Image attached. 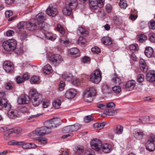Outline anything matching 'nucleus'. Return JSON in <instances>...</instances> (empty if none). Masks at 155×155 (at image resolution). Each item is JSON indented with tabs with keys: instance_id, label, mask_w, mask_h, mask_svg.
Masks as SVG:
<instances>
[{
	"instance_id": "1",
	"label": "nucleus",
	"mask_w": 155,
	"mask_h": 155,
	"mask_svg": "<svg viewBox=\"0 0 155 155\" xmlns=\"http://www.w3.org/2000/svg\"><path fill=\"white\" fill-rule=\"evenodd\" d=\"M36 19L32 18L26 24L27 28L30 31H33L38 28L42 29L44 27V21L45 19L44 15L42 13L38 14L36 16ZM25 23L24 22H21L19 23L17 27L18 29H21L23 28Z\"/></svg>"
},
{
	"instance_id": "2",
	"label": "nucleus",
	"mask_w": 155,
	"mask_h": 155,
	"mask_svg": "<svg viewBox=\"0 0 155 155\" xmlns=\"http://www.w3.org/2000/svg\"><path fill=\"white\" fill-rule=\"evenodd\" d=\"M30 93L31 94V100L33 105L35 106L38 105L42 101V96L36 92L34 89L31 90Z\"/></svg>"
},
{
	"instance_id": "3",
	"label": "nucleus",
	"mask_w": 155,
	"mask_h": 155,
	"mask_svg": "<svg viewBox=\"0 0 155 155\" xmlns=\"http://www.w3.org/2000/svg\"><path fill=\"white\" fill-rule=\"evenodd\" d=\"M60 120L58 118L52 119L45 121V126L48 130L51 131V129L56 127L60 125Z\"/></svg>"
},
{
	"instance_id": "4",
	"label": "nucleus",
	"mask_w": 155,
	"mask_h": 155,
	"mask_svg": "<svg viewBox=\"0 0 155 155\" xmlns=\"http://www.w3.org/2000/svg\"><path fill=\"white\" fill-rule=\"evenodd\" d=\"M17 45V42L14 39H9L6 41L3 44L4 49L7 51H10L14 50Z\"/></svg>"
},
{
	"instance_id": "5",
	"label": "nucleus",
	"mask_w": 155,
	"mask_h": 155,
	"mask_svg": "<svg viewBox=\"0 0 155 155\" xmlns=\"http://www.w3.org/2000/svg\"><path fill=\"white\" fill-rule=\"evenodd\" d=\"M96 93V91L94 87L90 88L87 90L84 95V101L88 102H91L93 100L92 97L95 95Z\"/></svg>"
},
{
	"instance_id": "6",
	"label": "nucleus",
	"mask_w": 155,
	"mask_h": 155,
	"mask_svg": "<svg viewBox=\"0 0 155 155\" xmlns=\"http://www.w3.org/2000/svg\"><path fill=\"white\" fill-rule=\"evenodd\" d=\"M104 0H89V5L93 9H97L98 7L101 8L104 6Z\"/></svg>"
},
{
	"instance_id": "7",
	"label": "nucleus",
	"mask_w": 155,
	"mask_h": 155,
	"mask_svg": "<svg viewBox=\"0 0 155 155\" xmlns=\"http://www.w3.org/2000/svg\"><path fill=\"white\" fill-rule=\"evenodd\" d=\"M101 79V76L100 72L97 70L91 75L90 79L91 82L95 83L97 84L99 83Z\"/></svg>"
},
{
	"instance_id": "8",
	"label": "nucleus",
	"mask_w": 155,
	"mask_h": 155,
	"mask_svg": "<svg viewBox=\"0 0 155 155\" xmlns=\"http://www.w3.org/2000/svg\"><path fill=\"white\" fill-rule=\"evenodd\" d=\"M51 132V131L48 130L45 126L37 128L35 130L31 133L33 136L35 135L44 136L46 134Z\"/></svg>"
},
{
	"instance_id": "9",
	"label": "nucleus",
	"mask_w": 155,
	"mask_h": 155,
	"mask_svg": "<svg viewBox=\"0 0 155 155\" xmlns=\"http://www.w3.org/2000/svg\"><path fill=\"white\" fill-rule=\"evenodd\" d=\"M106 106L107 109H105L104 110V114L112 116L117 114V110L108 109V108H115V105L114 103L112 102L109 103L107 104Z\"/></svg>"
},
{
	"instance_id": "10",
	"label": "nucleus",
	"mask_w": 155,
	"mask_h": 155,
	"mask_svg": "<svg viewBox=\"0 0 155 155\" xmlns=\"http://www.w3.org/2000/svg\"><path fill=\"white\" fill-rule=\"evenodd\" d=\"M49 59L55 66L58 65L63 61L61 56L58 54L51 55Z\"/></svg>"
},
{
	"instance_id": "11",
	"label": "nucleus",
	"mask_w": 155,
	"mask_h": 155,
	"mask_svg": "<svg viewBox=\"0 0 155 155\" xmlns=\"http://www.w3.org/2000/svg\"><path fill=\"white\" fill-rule=\"evenodd\" d=\"M91 145L92 148L97 151L99 150L102 145V142L98 139H94L91 140Z\"/></svg>"
},
{
	"instance_id": "12",
	"label": "nucleus",
	"mask_w": 155,
	"mask_h": 155,
	"mask_svg": "<svg viewBox=\"0 0 155 155\" xmlns=\"http://www.w3.org/2000/svg\"><path fill=\"white\" fill-rule=\"evenodd\" d=\"M46 13L50 16L53 17L56 16L58 13V9L56 6H55L50 5L47 9Z\"/></svg>"
},
{
	"instance_id": "13",
	"label": "nucleus",
	"mask_w": 155,
	"mask_h": 155,
	"mask_svg": "<svg viewBox=\"0 0 155 155\" xmlns=\"http://www.w3.org/2000/svg\"><path fill=\"white\" fill-rule=\"evenodd\" d=\"M0 132L3 133V138L5 140H7L10 138V135L12 133V131L10 129L5 127L0 128Z\"/></svg>"
},
{
	"instance_id": "14",
	"label": "nucleus",
	"mask_w": 155,
	"mask_h": 155,
	"mask_svg": "<svg viewBox=\"0 0 155 155\" xmlns=\"http://www.w3.org/2000/svg\"><path fill=\"white\" fill-rule=\"evenodd\" d=\"M30 101V98L28 96L22 95L18 97V103L20 104H28Z\"/></svg>"
},
{
	"instance_id": "15",
	"label": "nucleus",
	"mask_w": 155,
	"mask_h": 155,
	"mask_svg": "<svg viewBox=\"0 0 155 155\" xmlns=\"http://www.w3.org/2000/svg\"><path fill=\"white\" fill-rule=\"evenodd\" d=\"M3 68L7 72H10L14 69L13 63L9 61H5L3 64Z\"/></svg>"
},
{
	"instance_id": "16",
	"label": "nucleus",
	"mask_w": 155,
	"mask_h": 155,
	"mask_svg": "<svg viewBox=\"0 0 155 155\" xmlns=\"http://www.w3.org/2000/svg\"><path fill=\"white\" fill-rule=\"evenodd\" d=\"M76 94V91L75 89H71L66 91L64 96L66 98L71 99L74 97Z\"/></svg>"
},
{
	"instance_id": "17",
	"label": "nucleus",
	"mask_w": 155,
	"mask_h": 155,
	"mask_svg": "<svg viewBox=\"0 0 155 155\" xmlns=\"http://www.w3.org/2000/svg\"><path fill=\"white\" fill-rule=\"evenodd\" d=\"M146 79L148 81L150 82L155 81V71H149L147 73Z\"/></svg>"
},
{
	"instance_id": "18",
	"label": "nucleus",
	"mask_w": 155,
	"mask_h": 155,
	"mask_svg": "<svg viewBox=\"0 0 155 155\" xmlns=\"http://www.w3.org/2000/svg\"><path fill=\"white\" fill-rule=\"evenodd\" d=\"M0 106L4 107L7 110L11 109V106L8 103V101L6 99L2 98L0 100Z\"/></svg>"
},
{
	"instance_id": "19",
	"label": "nucleus",
	"mask_w": 155,
	"mask_h": 155,
	"mask_svg": "<svg viewBox=\"0 0 155 155\" xmlns=\"http://www.w3.org/2000/svg\"><path fill=\"white\" fill-rule=\"evenodd\" d=\"M8 115L10 118L11 119H15L19 117L18 111L16 110H8Z\"/></svg>"
},
{
	"instance_id": "20",
	"label": "nucleus",
	"mask_w": 155,
	"mask_h": 155,
	"mask_svg": "<svg viewBox=\"0 0 155 155\" xmlns=\"http://www.w3.org/2000/svg\"><path fill=\"white\" fill-rule=\"evenodd\" d=\"M74 8H72L69 6H66L63 8L62 9V12L63 14L65 16H69L72 13V9Z\"/></svg>"
},
{
	"instance_id": "21",
	"label": "nucleus",
	"mask_w": 155,
	"mask_h": 155,
	"mask_svg": "<svg viewBox=\"0 0 155 155\" xmlns=\"http://www.w3.org/2000/svg\"><path fill=\"white\" fill-rule=\"evenodd\" d=\"M139 62L141 70L144 72H147L148 68L145 61L143 59L141 58Z\"/></svg>"
},
{
	"instance_id": "22",
	"label": "nucleus",
	"mask_w": 155,
	"mask_h": 155,
	"mask_svg": "<svg viewBox=\"0 0 155 155\" xmlns=\"http://www.w3.org/2000/svg\"><path fill=\"white\" fill-rule=\"evenodd\" d=\"M102 151L106 153H108L111 150V146L108 143L102 144L101 147Z\"/></svg>"
},
{
	"instance_id": "23",
	"label": "nucleus",
	"mask_w": 155,
	"mask_h": 155,
	"mask_svg": "<svg viewBox=\"0 0 155 155\" xmlns=\"http://www.w3.org/2000/svg\"><path fill=\"white\" fill-rule=\"evenodd\" d=\"M77 2V0H67L65 4L67 6H69L72 8H76L78 5Z\"/></svg>"
},
{
	"instance_id": "24",
	"label": "nucleus",
	"mask_w": 155,
	"mask_h": 155,
	"mask_svg": "<svg viewBox=\"0 0 155 155\" xmlns=\"http://www.w3.org/2000/svg\"><path fill=\"white\" fill-rule=\"evenodd\" d=\"M102 43L106 45H110L112 43L111 38L108 37H104L101 39Z\"/></svg>"
},
{
	"instance_id": "25",
	"label": "nucleus",
	"mask_w": 155,
	"mask_h": 155,
	"mask_svg": "<svg viewBox=\"0 0 155 155\" xmlns=\"http://www.w3.org/2000/svg\"><path fill=\"white\" fill-rule=\"evenodd\" d=\"M68 53L71 55H76L77 56L80 55L79 51L76 48H71L68 51Z\"/></svg>"
},
{
	"instance_id": "26",
	"label": "nucleus",
	"mask_w": 155,
	"mask_h": 155,
	"mask_svg": "<svg viewBox=\"0 0 155 155\" xmlns=\"http://www.w3.org/2000/svg\"><path fill=\"white\" fill-rule=\"evenodd\" d=\"M145 54L148 58H150L153 54V50L150 47H147L145 51Z\"/></svg>"
},
{
	"instance_id": "27",
	"label": "nucleus",
	"mask_w": 155,
	"mask_h": 155,
	"mask_svg": "<svg viewBox=\"0 0 155 155\" xmlns=\"http://www.w3.org/2000/svg\"><path fill=\"white\" fill-rule=\"evenodd\" d=\"M59 41L61 44H63L66 46L68 45L70 43L68 39L65 35L62 36L59 39Z\"/></svg>"
},
{
	"instance_id": "28",
	"label": "nucleus",
	"mask_w": 155,
	"mask_h": 155,
	"mask_svg": "<svg viewBox=\"0 0 155 155\" xmlns=\"http://www.w3.org/2000/svg\"><path fill=\"white\" fill-rule=\"evenodd\" d=\"M52 69L51 66L48 64L45 66L43 68V72L46 74H49L52 72Z\"/></svg>"
},
{
	"instance_id": "29",
	"label": "nucleus",
	"mask_w": 155,
	"mask_h": 155,
	"mask_svg": "<svg viewBox=\"0 0 155 155\" xmlns=\"http://www.w3.org/2000/svg\"><path fill=\"white\" fill-rule=\"evenodd\" d=\"M74 151L76 154H81L83 153L84 148L83 147L77 146L74 148Z\"/></svg>"
},
{
	"instance_id": "30",
	"label": "nucleus",
	"mask_w": 155,
	"mask_h": 155,
	"mask_svg": "<svg viewBox=\"0 0 155 155\" xmlns=\"http://www.w3.org/2000/svg\"><path fill=\"white\" fill-rule=\"evenodd\" d=\"M136 82L133 80L128 81L126 84V88H130V89H133L135 87Z\"/></svg>"
},
{
	"instance_id": "31",
	"label": "nucleus",
	"mask_w": 155,
	"mask_h": 155,
	"mask_svg": "<svg viewBox=\"0 0 155 155\" xmlns=\"http://www.w3.org/2000/svg\"><path fill=\"white\" fill-rule=\"evenodd\" d=\"M144 135L143 132L140 130L135 132L133 134L134 136L136 138L139 139H142Z\"/></svg>"
},
{
	"instance_id": "32",
	"label": "nucleus",
	"mask_w": 155,
	"mask_h": 155,
	"mask_svg": "<svg viewBox=\"0 0 155 155\" xmlns=\"http://www.w3.org/2000/svg\"><path fill=\"white\" fill-rule=\"evenodd\" d=\"M40 80L39 77L38 76L34 75L30 78V80L31 84H36L39 82Z\"/></svg>"
},
{
	"instance_id": "33",
	"label": "nucleus",
	"mask_w": 155,
	"mask_h": 155,
	"mask_svg": "<svg viewBox=\"0 0 155 155\" xmlns=\"http://www.w3.org/2000/svg\"><path fill=\"white\" fill-rule=\"evenodd\" d=\"M105 124L104 122L102 123H97L93 124L94 127L97 130H101L103 129L105 126Z\"/></svg>"
},
{
	"instance_id": "34",
	"label": "nucleus",
	"mask_w": 155,
	"mask_h": 155,
	"mask_svg": "<svg viewBox=\"0 0 155 155\" xmlns=\"http://www.w3.org/2000/svg\"><path fill=\"white\" fill-rule=\"evenodd\" d=\"M61 101L60 100L56 99L54 100L53 102V106L56 109H59L61 105Z\"/></svg>"
},
{
	"instance_id": "35",
	"label": "nucleus",
	"mask_w": 155,
	"mask_h": 155,
	"mask_svg": "<svg viewBox=\"0 0 155 155\" xmlns=\"http://www.w3.org/2000/svg\"><path fill=\"white\" fill-rule=\"evenodd\" d=\"M71 130L72 132L76 131L79 129L81 127V125L80 124L76 123L74 125H70Z\"/></svg>"
},
{
	"instance_id": "36",
	"label": "nucleus",
	"mask_w": 155,
	"mask_h": 155,
	"mask_svg": "<svg viewBox=\"0 0 155 155\" xmlns=\"http://www.w3.org/2000/svg\"><path fill=\"white\" fill-rule=\"evenodd\" d=\"M146 148L149 151H152L155 149V145L153 143H147L146 145Z\"/></svg>"
},
{
	"instance_id": "37",
	"label": "nucleus",
	"mask_w": 155,
	"mask_h": 155,
	"mask_svg": "<svg viewBox=\"0 0 155 155\" xmlns=\"http://www.w3.org/2000/svg\"><path fill=\"white\" fill-rule=\"evenodd\" d=\"M62 78L67 81H70L72 80L73 76L70 73H65L62 75Z\"/></svg>"
},
{
	"instance_id": "38",
	"label": "nucleus",
	"mask_w": 155,
	"mask_h": 155,
	"mask_svg": "<svg viewBox=\"0 0 155 155\" xmlns=\"http://www.w3.org/2000/svg\"><path fill=\"white\" fill-rule=\"evenodd\" d=\"M56 29L60 34L64 35L65 33V30L63 26L59 24L57 25Z\"/></svg>"
},
{
	"instance_id": "39",
	"label": "nucleus",
	"mask_w": 155,
	"mask_h": 155,
	"mask_svg": "<svg viewBox=\"0 0 155 155\" xmlns=\"http://www.w3.org/2000/svg\"><path fill=\"white\" fill-rule=\"evenodd\" d=\"M23 143V142H20V141H18L15 140H12L8 142V144L9 145H21Z\"/></svg>"
},
{
	"instance_id": "40",
	"label": "nucleus",
	"mask_w": 155,
	"mask_h": 155,
	"mask_svg": "<svg viewBox=\"0 0 155 155\" xmlns=\"http://www.w3.org/2000/svg\"><path fill=\"white\" fill-rule=\"evenodd\" d=\"M123 127L120 126H117L115 130V132L118 134H122L123 131Z\"/></svg>"
},
{
	"instance_id": "41",
	"label": "nucleus",
	"mask_w": 155,
	"mask_h": 155,
	"mask_svg": "<svg viewBox=\"0 0 155 155\" xmlns=\"http://www.w3.org/2000/svg\"><path fill=\"white\" fill-rule=\"evenodd\" d=\"M14 85L12 82H7L5 84V87L7 90H11L14 87Z\"/></svg>"
},
{
	"instance_id": "42",
	"label": "nucleus",
	"mask_w": 155,
	"mask_h": 155,
	"mask_svg": "<svg viewBox=\"0 0 155 155\" xmlns=\"http://www.w3.org/2000/svg\"><path fill=\"white\" fill-rule=\"evenodd\" d=\"M112 90L113 92L116 94H118L121 91V87L118 86H116L113 87H112Z\"/></svg>"
},
{
	"instance_id": "43",
	"label": "nucleus",
	"mask_w": 155,
	"mask_h": 155,
	"mask_svg": "<svg viewBox=\"0 0 155 155\" xmlns=\"http://www.w3.org/2000/svg\"><path fill=\"white\" fill-rule=\"evenodd\" d=\"M147 39V36L144 34L140 35L138 36V39L140 42H143Z\"/></svg>"
},
{
	"instance_id": "44",
	"label": "nucleus",
	"mask_w": 155,
	"mask_h": 155,
	"mask_svg": "<svg viewBox=\"0 0 155 155\" xmlns=\"http://www.w3.org/2000/svg\"><path fill=\"white\" fill-rule=\"evenodd\" d=\"M112 81L114 83L117 84H119L121 83L120 79L118 77L117 75H115L114 77L112 79Z\"/></svg>"
},
{
	"instance_id": "45",
	"label": "nucleus",
	"mask_w": 155,
	"mask_h": 155,
	"mask_svg": "<svg viewBox=\"0 0 155 155\" xmlns=\"http://www.w3.org/2000/svg\"><path fill=\"white\" fill-rule=\"evenodd\" d=\"M43 113H40L35 115H32L30 116L27 120L28 122H30L34 120V118L35 117H39L41 115H43Z\"/></svg>"
},
{
	"instance_id": "46",
	"label": "nucleus",
	"mask_w": 155,
	"mask_h": 155,
	"mask_svg": "<svg viewBox=\"0 0 155 155\" xmlns=\"http://www.w3.org/2000/svg\"><path fill=\"white\" fill-rule=\"evenodd\" d=\"M120 6L121 8H126L127 6L126 0H120Z\"/></svg>"
},
{
	"instance_id": "47",
	"label": "nucleus",
	"mask_w": 155,
	"mask_h": 155,
	"mask_svg": "<svg viewBox=\"0 0 155 155\" xmlns=\"http://www.w3.org/2000/svg\"><path fill=\"white\" fill-rule=\"evenodd\" d=\"M84 155H95L94 150L91 149H88L85 150Z\"/></svg>"
},
{
	"instance_id": "48",
	"label": "nucleus",
	"mask_w": 155,
	"mask_h": 155,
	"mask_svg": "<svg viewBox=\"0 0 155 155\" xmlns=\"http://www.w3.org/2000/svg\"><path fill=\"white\" fill-rule=\"evenodd\" d=\"M94 119V117L91 115H88L84 117V121L86 123H88L93 120Z\"/></svg>"
},
{
	"instance_id": "49",
	"label": "nucleus",
	"mask_w": 155,
	"mask_h": 155,
	"mask_svg": "<svg viewBox=\"0 0 155 155\" xmlns=\"http://www.w3.org/2000/svg\"><path fill=\"white\" fill-rule=\"evenodd\" d=\"M149 36L150 40L153 42H155V34L153 32H151L149 34Z\"/></svg>"
},
{
	"instance_id": "50",
	"label": "nucleus",
	"mask_w": 155,
	"mask_h": 155,
	"mask_svg": "<svg viewBox=\"0 0 155 155\" xmlns=\"http://www.w3.org/2000/svg\"><path fill=\"white\" fill-rule=\"evenodd\" d=\"M11 130H12V133H15L17 134H19L21 133V129L19 127H16L14 129H10Z\"/></svg>"
},
{
	"instance_id": "51",
	"label": "nucleus",
	"mask_w": 155,
	"mask_h": 155,
	"mask_svg": "<svg viewBox=\"0 0 155 155\" xmlns=\"http://www.w3.org/2000/svg\"><path fill=\"white\" fill-rule=\"evenodd\" d=\"M15 81L18 84H21L24 81L22 77L21 76H18L15 78Z\"/></svg>"
},
{
	"instance_id": "52",
	"label": "nucleus",
	"mask_w": 155,
	"mask_h": 155,
	"mask_svg": "<svg viewBox=\"0 0 155 155\" xmlns=\"http://www.w3.org/2000/svg\"><path fill=\"white\" fill-rule=\"evenodd\" d=\"M149 26L150 28L154 29H155V21L151 20L149 24Z\"/></svg>"
},
{
	"instance_id": "53",
	"label": "nucleus",
	"mask_w": 155,
	"mask_h": 155,
	"mask_svg": "<svg viewBox=\"0 0 155 155\" xmlns=\"http://www.w3.org/2000/svg\"><path fill=\"white\" fill-rule=\"evenodd\" d=\"M78 30L82 35H87L88 34V31L82 27H79Z\"/></svg>"
},
{
	"instance_id": "54",
	"label": "nucleus",
	"mask_w": 155,
	"mask_h": 155,
	"mask_svg": "<svg viewBox=\"0 0 155 155\" xmlns=\"http://www.w3.org/2000/svg\"><path fill=\"white\" fill-rule=\"evenodd\" d=\"M65 82L63 81H61L59 85L58 89L60 91H63L64 88Z\"/></svg>"
},
{
	"instance_id": "55",
	"label": "nucleus",
	"mask_w": 155,
	"mask_h": 155,
	"mask_svg": "<svg viewBox=\"0 0 155 155\" xmlns=\"http://www.w3.org/2000/svg\"><path fill=\"white\" fill-rule=\"evenodd\" d=\"M50 101L47 99H45L43 102V107L44 108H47L50 104Z\"/></svg>"
},
{
	"instance_id": "56",
	"label": "nucleus",
	"mask_w": 155,
	"mask_h": 155,
	"mask_svg": "<svg viewBox=\"0 0 155 155\" xmlns=\"http://www.w3.org/2000/svg\"><path fill=\"white\" fill-rule=\"evenodd\" d=\"M86 39L84 38L83 37H80L78 41V43L82 45L84 44L86 42Z\"/></svg>"
},
{
	"instance_id": "57",
	"label": "nucleus",
	"mask_w": 155,
	"mask_h": 155,
	"mask_svg": "<svg viewBox=\"0 0 155 155\" xmlns=\"http://www.w3.org/2000/svg\"><path fill=\"white\" fill-rule=\"evenodd\" d=\"M20 142H23L24 143L22 144H21L22 145V147L24 149H30V143H26L24 141H20Z\"/></svg>"
},
{
	"instance_id": "58",
	"label": "nucleus",
	"mask_w": 155,
	"mask_h": 155,
	"mask_svg": "<svg viewBox=\"0 0 155 155\" xmlns=\"http://www.w3.org/2000/svg\"><path fill=\"white\" fill-rule=\"evenodd\" d=\"M137 78L138 82L141 83L143 82L144 80V76L141 74H139L137 76Z\"/></svg>"
},
{
	"instance_id": "59",
	"label": "nucleus",
	"mask_w": 155,
	"mask_h": 155,
	"mask_svg": "<svg viewBox=\"0 0 155 155\" xmlns=\"http://www.w3.org/2000/svg\"><path fill=\"white\" fill-rule=\"evenodd\" d=\"M130 50L132 51H136L138 49V46L136 44H133L130 45L129 46Z\"/></svg>"
},
{
	"instance_id": "60",
	"label": "nucleus",
	"mask_w": 155,
	"mask_h": 155,
	"mask_svg": "<svg viewBox=\"0 0 155 155\" xmlns=\"http://www.w3.org/2000/svg\"><path fill=\"white\" fill-rule=\"evenodd\" d=\"M63 131L64 133L72 132L70 126H68L64 127L63 130Z\"/></svg>"
},
{
	"instance_id": "61",
	"label": "nucleus",
	"mask_w": 155,
	"mask_h": 155,
	"mask_svg": "<svg viewBox=\"0 0 155 155\" xmlns=\"http://www.w3.org/2000/svg\"><path fill=\"white\" fill-rule=\"evenodd\" d=\"M38 141L42 144H45L47 143V139L45 137L39 138L38 139Z\"/></svg>"
},
{
	"instance_id": "62",
	"label": "nucleus",
	"mask_w": 155,
	"mask_h": 155,
	"mask_svg": "<svg viewBox=\"0 0 155 155\" xmlns=\"http://www.w3.org/2000/svg\"><path fill=\"white\" fill-rule=\"evenodd\" d=\"M72 84L74 85H79L80 84V81L78 79H77L76 78H72Z\"/></svg>"
},
{
	"instance_id": "63",
	"label": "nucleus",
	"mask_w": 155,
	"mask_h": 155,
	"mask_svg": "<svg viewBox=\"0 0 155 155\" xmlns=\"http://www.w3.org/2000/svg\"><path fill=\"white\" fill-rule=\"evenodd\" d=\"M92 51L96 54H98L100 52V48L97 47H95L94 48H93L91 49Z\"/></svg>"
},
{
	"instance_id": "64",
	"label": "nucleus",
	"mask_w": 155,
	"mask_h": 155,
	"mask_svg": "<svg viewBox=\"0 0 155 155\" xmlns=\"http://www.w3.org/2000/svg\"><path fill=\"white\" fill-rule=\"evenodd\" d=\"M148 141V143H153L154 144L155 143V136H153L150 137Z\"/></svg>"
}]
</instances>
